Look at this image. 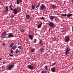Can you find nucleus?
Here are the masks:
<instances>
[{
    "label": "nucleus",
    "mask_w": 73,
    "mask_h": 73,
    "mask_svg": "<svg viewBox=\"0 0 73 73\" xmlns=\"http://www.w3.org/2000/svg\"><path fill=\"white\" fill-rule=\"evenodd\" d=\"M11 21L13 22V19H11Z\"/></svg>",
    "instance_id": "4c0bfd02"
},
{
    "label": "nucleus",
    "mask_w": 73,
    "mask_h": 73,
    "mask_svg": "<svg viewBox=\"0 0 73 73\" xmlns=\"http://www.w3.org/2000/svg\"><path fill=\"white\" fill-rule=\"evenodd\" d=\"M35 48H32L31 50L32 51V52H35Z\"/></svg>",
    "instance_id": "bb28decb"
},
{
    "label": "nucleus",
    "mask_w": 73,
    "mask_h": 73,
    "mask_svg": "<svg viewBox=\"0 0 73 73\" xmlns=\"http://www.w3.org/2000/svg\"><path fill=\"white\" fill-rule=\"evenodd\" d=\"M44 68L46 69V70H48V66H45Z\"/></svg>",
    "instance_id": "cd10ccee"
},
{
    "label": "nucleus",
    "mask_w": 73,
    "mask_h": 73,
    "mask_svg": "<svg viewBox=\"0 0 73 73\" xmlns=\"http://www.w3.org/2000/svg\"><path fill=\"white\" fill-rule=\"evenodd\" d=\"M43 42H42V40L41 39H39V42L38 43L39 45H43Z\"/></svg>",
    "instance_id": "0eeeda50"
},
{
    "label": "nucleus",
    "mask_w": 73,
    "mask_h": 73,
    "mask_svg": "<svg viewBox=\"0 0 73 73\" xmlns=\"http://www.w3.org/2000/svg\"><path fill=\"white\" fill-rule=\"evenodd\" d=\"M52 8H56V5H52Z\"/></svg>",
    "instance_id": "412c9836"
},
{
    "label": "nucleus",
    "mask_w": 73,
    "mask_h": 73,
    "mask_svg": "<svg viewBox=\"0 0 73 73\" xmlns=\"http://www.w3.org/2000/svg\"><path fill=\"white\" fill-rule=\"evenodd\" d=\"M11 53H13V51L12 50H11Z\"/></svg>",
    "instance_id": "72a5a7b5"
},
{
    "label": "nucleus",
    "mask_w": 73,
    "mask_h": 73,
    "mask_svg": "<svg viewBox=\"0 0 73 73\" xmlns=\"http://www.w3.org/2000/svg\"><path fill=\"white\" fill-rule=\"evenodd\" d=\"M66 54H69V50L68 48H67L66 51Z\"/></svg>",
    "instance_id": "6ab92c4d"
},
{
    "label": "nucleus",
    "mask_w": 73,
    "mask_h": 73,
    "mask_svg": "<svg viewBox=\"0 0 73 73\" xmlns=\"http://www.w3.org/2000/svg\"><path fill=\"white\" fill-rule=\"evenodd\" d=\"M21 48H20V46H18V48L19 49H20Z\"/></svg>",
    "instance_id": "a19ab883"
},
{
    "label": "nucleus",
    "mask_w": 73,
    "mask_h": 73,
    "mask_svg": "<svg viewBox=\"0 0 73 73\" xmlns=\"http://www.w3.org/2000/svg\"><path fill=\"white\" fill-rule=\"evenodd\" d=\"M2 59V58H0V61H1V60Z\"/></svg>",
    "instance_id": "79ce46f5"
},
{
    "label": "nucleus",
    "mask_w": 73,
    "mask_h": 73,
    "mask_svg": "<svg viewBox=\"0 0 73 73\" xmlns=\"http://www.w3.org/2000/svg\"><path fill=\"white\" fill-rule=\"evenodd\" d=\"M62 16H63L64 17H65V16H67V14H62Z\"/></svg>",
    "instance_id": "5701e85b"
},
{
    "label": "nucleus",
    "mask_w": 73,
    "mask_h": 73,
    "mask_svg": "<svg viewBox=\"0 0 73 73\" xmlns=\"http://www.w3.org/2000/svg\"><path fill=\"white\" fill-rule=\"evenodd\" d=\"M54 16L51 15L49 17V18L51 20H52V19H53L54 18Z\"/></svg>",
    "instance_id": "ddd939ff"
},
{
    "label": "nucleus",
    "mask_w": 73,
    "mask_h": 73,
    "mask_svg": "<svg viewBox=\"0 0 73 73\" xmlns=\"http://www.w3.org/2000/svg\"><path fill=\"white\" fill-rule=\"evenodd\" d=\"M3 46H5V44H3Z\"/></svg>",
    "instance_id": "37998d69"
},
{
    "label": "nucleus",
    "mask_w": 73,
    "mask_h": 73,
    "mask_svg": "<svg viewBox=\"0 0 73 73\" xmlns=\"http://www.w3.org/2000/svg\"><path fill=\"white\" fill-rule=\"evenodd\" d=\"M5 8L6 10L5 13H7V12H8V7L7 6H6L5 7Z\"/></svg>",
    "instance_id": "2eb2a0df"
},
{
    "label": "nucleus",
    "mask_w": 73,
    "mask_h": 73,
    "mask_svg": "<svg viewBox=\"0 0 73 73\" xmlns=\"http://www.w3.org/2000/svg\"><path fill=\"white\" fill-rule=\"evenodd\" d=\"M46 71H45L44 73H46Z\"/></svg>",
    "instance_id": "c03bdc74"
},
{
    "label": "nucleus",
    "mask_w": 73,
    "mask_h": 73,
    "mask_svg": "<svg viewBox=\"0 0 73 73\" xmlns=\"http://www.w3.org/2000/svg\"><path fill=\"white\" fill-rule=\"evenodd\" d=\"M6 37H3V36H2L1 38H5Z\"/></svg>",
    "instance_id": "e433bc0d"
},
{
    "label": "nucleus",
    "mask_w": 73,
    "mask_h": 73,
    "mask_svg": "<svg viewBox=\"0 0 73 73\" xmlns=\"http://www.w3.org/2000/svg\"><path fill=\"white\" fill-rule=\"evenodd\" d=\"M9 8H11V11H13V9H12V6L11 5H10L9 6Z\"/></svg>",
    "instance_id": "a878e982"
},
{
    "label": "nucleus",
    "mask_w": 73,
    "mask_h": 73,
    "mask_svg": "<svg viewBox=\"0 0 73 73\" xmlns=\"http://www.w3.org/2000/svg\"><path fill=\"white\" fill-rule=\"evenodd\" d=\"M17 4H20V3H22V1L21 0H17Z\"/></svg>",
    "instance_id": "9b49d317"
},
{
    "label": "nucleus",
    "mask_w": 73,
    "mask_h": 73,
    "mask_svg": "<svg viewBox=\"0 0 73 73\" xmlns=\"http://www.w3.org/2000/svg\"><path fill=\"white\" fill-rule=\"evenodd\" d=\"M32 8L33 9H35V6L32 5Z\"/></svg>",
    "instance_id": "b1692460"
},
{
    "label": "nucleus",
    "mask_w": 73,
    "mask_h": 73,
    "mask_svg": "<svg viewBox=\"0 0 73 73\" xmlns=\"http://www.w3.org/2000/svg\"><path fill=\"white\" fill-rule=\"evenodd\" d=\"M56 63H52V66H54V65H55Z\"/></svg>",
    "instance_id": "c756f323"
},
{
    "label": "nucleus",
    "mask_w": 73,
    "mask_h": 73,
    "mask_svg": "<svg viewBox=\"0 0 73 73\" xmlns=\"http://www.w3.org/2000/svg\"><path fill=\"white\" fill-rule=\"evenodd\" d=\"M30 17V16L29 15H26V19H29V17Z\"/></svg>",
    "instance_id": "a211bd4d"
},
{
    "label": "nucleus",
    "mask_w": 73,
    "mask_h": 73,
    "mask_svg": "<svg viewBox=\"0 0 73 73\" xmlns=\"http://www.w3.org/2000/svg\"><path fill=\"white\" fill-rule=\"evenodd\" d=\"M19 52V50L18 49H17L16 50V53H17V52Z\"/></svg>",
    "instance_id": "7c9ffc66"
},
{
    "label": "nucleus",
    "mask_w": 73,
    "mask_h": 73,
    "mask_svg": "<svg viewBox=\"0 0 73 73\" xmlns=\"http://www.w3.org/2000/svg\"><path fill=\"white\" fill-rule=\"evenodd\" d=\"M14 16H15L13 15L12 16H11V18H12V19L13 18V17H14Z\"/></svg>",
    "instance_id": "c9c22d12"
},
{
    "label": "nucleus",
    "mask_w": 73,
    "mask_h": 73,
    "mask_svg": "<svg viewBox=\"0 0 73 73\" xmlns=\"http://www.w3.org/2000/svg\"><path fill=\"white\" fill-rule=\"evenodd\" d=\"M4 66H3L2 67V69H3V68H4Z\"/></svg>",
    "instance_id": "58836bf2"
},
{
    "label": "nucleus",
    "mask_w": 73,
    "mask_h": 73,
    "mask_svg": "<svg viewBox=\"0 0 73 73\" xmlns=\"http://www.w3.org/2000/svg\"><path fill=\"white\" fill-rule=\"evenodd\" d=\"M19 31L21 33H24V30L23 29H19Z\"/></svg>",
    "instance_id": "f3484780"
},
{
    "label": "nucleus",
    "mask_w": 73,
    "mask_h": 73,
    "mask_svg": "<svg viewBox=\"0 0 73 73\" xmlns=\"http://www.w3.org/2000/svg\"><path fill=\"white\" fill-rule=\"evenodd\" d=\"M12 49L13 50H14V49H16V46H13L12 47Z\"/></svg>",
    "instance_id": "393cba45"
},
{
    "label": "nucleus",
    "mask_w": 73,
    "mask_h": 73,
    "mask_svg": "<svg viewBox=\"0 0 73 73\" xmlns=\"http://www.w3.org/2000/svg\"><path fill=\"white\" fill-rule=\"evenodd\" d=\"M55 67L52 68H51V71L52 72H55Z\"/></svg>",
    "instance_id": "dca6fc26"
},
{
    "label": "nucleus",
    "mask_w": 73,
    "mask_h": 73,
    "mask_svg": "<svg viewBox=\"0 0 73 73\" xmlns=\"http://www.w3.org/2000/svg\"><path fill=\"white\" fill-rule=\"evenodd\" d=\"M49 26L52 28H53L54 27V24L52 23V22H50L49 23Z\"/></svg>",
    "instance_id": "39448f33"
},
{
    "label": "nucleus",
    "mask_w": 73,
    "mask_h": 73,
    "mask_svg": "<svg viewBox=\"0 0 73 73\" xmlns=\"http://www.w3.org/2000/svg\"><path fill=\"white\" fill-rule=\"evenodd\" d=\"M67 17H70V16H72V14H68L67 15Z\"/></svg>",
    "instance_id": "aec40b11"
},
{
    "label": "nucleus",
    "mask_w": 73,
    "mask_h": 73,
    "mask_svg": "<svg viewBox=\"0 0 73 73\" xmlns=\"http://www.w3.org/2000/svg\"><path fill=\"white\" fill-rule=\"evenodd\" d=\"M72 70H73V66L72 68Z\"/></svg>",
    "instance_id": "a18cd8bd"
},
{
    "label": "nucleus",
    "mask_w": 73,
    "mask_h": 73,
    "mask_svg": "<svg viewBox=\"0 0 73 73\" xmlns=\"http://www.w3.org/2000/svg\"><path fill=\"white\" fill-rule=\"evenodd\" d=\"M13 45H14V43H11L10 44V47H12V46H13Z\"/></svg>",
    "instance_id": "4be33fe9"
},
{
    "label": "nucleus",
    "mask_w": 73,
    "mask_h": 73,
    "mask_svg": "<svg viewBox=\"0 0 73 73\" xmlns=\"http://www.w3.org/2000/svg\"><path fill=\"white\" fill-rule=\"evenodd\" d=\"M40 10H43V9H44L46 8V7L43 4H42L40 7Z\"/></svg>",
    "instance_id": "f03ea898"
},
{
    "label": "nucleus",
    "mask_w": 73,
    "mask_h": 73,
    "mask_svg": "<svg viewBox=\"0 0 73 73\" xmlns=\"http://www.w3.org/2000/svg\"><path fill=\"white\" fill-rule=\"evenodd\" d=\"M7 35H8V38L13 37V33H9L7 34Z\"/></svg>",
    "instance_id": "7ed1b4c3"
},
{
    "label": "nucleus",
    "mask_w": 73,
    "mask_h": 73,
    "mask_svg": "<svg viewBox=\"0 0 73 73\" xmlns=\"http://www.w3.org/2000/svg\"><path fill=\"white\" fill-rule=\"evenodd\" d=\"M39 6H40V3H39L38 4V5L37 6H36V8H38V7H39Z\"/></svg>",
    "instance_id": "2f4dec72"
},
{
    "label": "nucleus",
    "mask_w": 73,
    "mask_h": 73,
    "mask_svg": "<svg viewBox=\"0 0 73 73\" xmlns=\"http://www.w3.org/2000/svg\"><path fill=\"white\" fill-rule=\"evenodd\" d=\"M64 40L66 42H69L70 40V38L69 37L67 36L65 38Z\"/></svg>",
    "instance_id": "20e7f679"
},
{
    "label": "nucleus",
    "mask_w": 73,
    "mask_h": 73,
    "mask_svg": "<svg viewBox=\"0 0 73 73\" xmlns=\"http://www.w3.org/2000/svg\"><path fill=\"white\" fill-rule=\"evenodd\" d=\"M36 41H37V40H36V39H35L34 40V43H36Z\"/></svg>",
    "instance_id": "c85d7f7f"
},
{
    "label": "nucleus",
    "mask_w": 73,
    "mask_h": 73,
    "mask_svg": "<svg viewBox=\"0 0 73 73\" xmlns=\"http://www.w3.org/2000/svg\"><path fill=\"white\" fill-rule=\"evenodd\" d=\"M28 67L29 69L31 70H33L34 69V67L31 65H28Z\"/></svg>",
    "instance_id": "423d86ee"
},
{
    "label": "nucleus",
    "mask_w": 73,
    "mask_h": 73,
    "mask_svg": "<svg viewBox=\"0 0 73 73\" xmlns=\"http://www.w3.org/2000/svg\"><path fill=\"white\" fill-rule=\"evenodd\" d=\"M17 9H13V13L14 14H17V13L18 12V11H17Z\"/></svg>",
    "instance_id": "6e6552de"
},
{
    "label": "nucleus",
    "mask_w": 73,
    "mask_h": 73,
    "mask_svg": "<svg viewBox=\"0 0 73 73\" xmlns=\"http://www.w3.org/2000/svg\"><path fill=\"white\" fill-rule=\"evenodd\" d=\"M41 73H44V71H42L41 72Z\"/></svg>",
    "instance_id": "ea45409f"
},
{
    "label": "nucleus",
    "mask_w": 73,
    "mask_h": 73,
    "mask_svg": "<svg viewBox=\"0 0 73 73\" xmlns=\"http://www.w3.org/2000/svg\"><path fill=\"white\" fill-rule=\"evenodd\" d=\"M14 67V65L13 64H11L7 68V70H11Z\"/></svg>",
    "instance_id": "f257e3e1"
},
{
    "label": "nucleus",
    "mask_w": 73,
    "mask_h": 73,
    "mask_svg": "<svg viewBox=\"0 0 73 73\" xmlns=\"http://www.w3.org/2000/svg\"><path fill=\"white\" fill-rule=\"evenodd\" d=\"M20 49H21V50H22L21 48H20Z\"/></svg>",
    "instance_id": "de8ad7c7"
},
{
    "label": "nucleus",
    "mask_w": 73,
    "mask_h": 73,
    "mask_svg": "<svg viewBox=\"0 0 73 73\" xmlns=\"http://www.w3.org/2000/svg\"><path fill=\"white\" fill-rule=\"evenodd\" d=\"M1 3V1H0V3Z\"/></svg>",
    "instance_id": "49530a36"
},
{
    "label": "nucleus",
    "mask_w": 73,
    "mask_h": 73,
    "mask_svg": "<svg viewBox=\"0 0 73 73\" xmlns=\"http://www.w3.org/2000/svg\"><path fill=\"white\" fill-rule=\"evenodd\" d=\"M7 33V32L6 31H4L2 35V36H4V37H6L7 36V34H6V33Z\"/></svg>",
    "instance_id": "9d476101"
},
{
    "label": "nucleus",
    "mask_w": 73,
    "mask_h": 73,
    "mask_svg": "<svg viewBox=\"0 0 73 73\" xmlns=\"http://www.w3.org/2000/svg\"><path fill=\"white\" fill-rule=\"evenodd\" d=\"M45 50V48H42L40 49V51L41 53H42L44 52Z\"/></svg>",
    "instance_id": "f8f14e48"
},
{
    "label": "nucleus",
    "mask_w": 73,
    "mask_h": 73,
    "mask_svg": "<svg viewBox=\"0 0 73 73\" xmlns=\"http://www.w3.org/2000/svg\"><path fill=\"white\" fill-rule=\"evenodd\" d=\"M29 37L31 40H32L33 39V36L32 35H29Z\"/></svg>",
    "instance_id": "1a4fd4ad"
},
{
    "label": "nucleus",
    "mask_w": 73,
    "mask_h": 73,
    "mask_svg": "<svg viewBox=\"0 0 73 73\" xmlns=\"http://www.w3.org/2000/svg\"><path fill=\"white\" fill-rule=\"evenodd\" d=\"M42 23L41 22L38 25V26L37 27L38 29H40L42 25Z\"/></svg>",
    "instance_id": "4468645a"
},
{
    "label": "nucleus",
    "mask_w": 73,
    "mask_h": 73,
    "mask_svg": "<svg viewBox=\"0 0 73 73\" xmlns=\"http://www.w3.org/2000/svg\"><path fill=\"white\" fill-rule=\"evenodd\" d=\"M40 19H41L42 20H44V17H40Z\"/></svg>",
    "instance_id": "f704fd0d"
},
{
    "label": "nucleus",
    "mask_w": 73,
    "mask_h": 73,
    "mask_svg": "<svg viewBox=\"0 0 73 73\" xmlns=\"http://www.w3.org/2000/svg\"><path fill=\"white\" fill-rule=\"evenodd\" d=\"M9 56H10V57H13V55H12L10 54H9Z\"/></svg>",
    "instance_id": "473e14b6"
},
{
    "label": "nucleus",
    "mask_w": 73,
    "mask_h": 73,
    "mask_svg": "<svg viewBox=\"0 0 73 73\" xmlns=\"http://www.w3.org/2000/svg\"><path fill=\"white\" fill-rule=\"evenodd\" d=\"M18 45H19V44H18Z\"/></svg>",
    "instance_id": "09e8293b"
}]
</instances>
